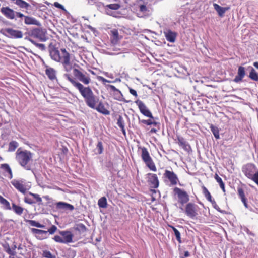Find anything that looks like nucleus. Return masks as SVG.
<instances>
[{
  "label": "nucleus",
  "mask_w": 258,
  "mask_h": 258,
  "mask_svg": "<svg viewBox=\"0 0 258 258\" xmlns=\"http://www.w3.org/2000/svg\"><path fill=\"white\" fill-rule=\"evenodd\" d=\"M50 55L52 60L62 65L63 70L67 72L63 77L69 82L70 81L67 75H70L72 78L82 85H87L91 82L90 76L87 72L81 71L77 68L73 69L71 55L65 48H60V50H59L57 48H53L50 51ZM70 83L72 84L71 82Z\"/></svg>",
  "instance_id": "nucleus-1"
},
{
  "label": "nucleus",
  "mask_w": 258,
  "mask_h": 258,
  "mask_svg": "<svg viewBox=\"0 0 258 258\" xmlns=\"http://www.w3.org/2000/svg\"><path fill=\"white\" fill-rule=\"evenodd\" d=\"M67 78L72 83V85L79 91L80 94L84 98L86 105L90 108L95 109L102 114L108 115L110 111L106 108L99 98L95 95L90 87H85L80 83L72 78L70 75Z\"/></svg>",
  "instance_id": "nucleus-2"
},
{
  "label": "nucleus",
  "mask_w": 258,
  "mask_h": 258,
  "mask_svg": "<svg viewBox=\"0 0 258 258\" xmlns=\"http://www.w3.org/2000/svg\"><path fill=\"white\" fill-rule=\"evenodd\" d=\"M32 158L33 153L30 151L19 148L16 152V160L25 170L31 169Z\"/></svg>",
  "instance_id": "nucleus-3"
},
{
  "label": "nucleus",
  "mask_w": 258,
  "mask_h": 258,
  "mask_svg": "<svg viewBox=\"0 0 258 258\" xmlns=\"http://www.w3.org/2000/svg\"><path fill=\"white\" fill-rule=\"evenodd\" d=\"M135 103L138 106V108L141 113L143 115L150 118L149 119H142L140 120V122L143 123L144 124H146L147 126H159V122L153 120L154 118L152 115V112L150 111V110L148 108V107L146 106L143 101L140 100H137L135 101Z\"/></svg>",
  "instance_id": "nucleus-4"
},
{
  "label": "nucleus",
  "mask_w": 258,
  "mask_h": 258,
  "mask_svg": "<svg viewBox=\"0 0 258 258\" xmlns=\"http://www.w3.org/2000/svg\"><path fill=\"white\" fill-rule=\"evenodd\" d=\"M245 176L254 182L258 186V169L253 163H247L242 168Z\"/></svg>",
  "instance_id": "nucleus-5"
},
{
  "label": "nucleus",
  "mask_w": 258,
  "mask_h": 258,
  "mask_svg": "<svg viewBox=\"0 0 258 258\" xmlns=\"http://www.w3.org/2000/svg\"><path fill=\"white\" fill-rule=\"evenodd\" d=\"M141 157L143 161L145 162L149 169L153 171H156L157 168L153 159L150 157L148 149L146 147H141Z\"/></svg>",
  "instance_id": "nucleus-6"
},
{
  "label": "nucleus",
  "mask_w": 258,
  "mask_h": 258,
  "mask_svg": "<svg viewBox=\"0 0 258 258\" xmlns=\"http://www.w3.org/2000/svg\"><path fill=\"white\" fill-rule=\"evenodd\" d=\"M163 179L165 182L169 183L170 186H175L179 182V179L176 174L173 171L166 170L163 174Z\"/></svg>",
  "instance_id": "nucleus-7"
},
{
  "label": "nucleus",
  "mask_w": 258,
  "mask_h": 258,
  "mask_svg": "<svg viewBox=\"0 0 258 258\" xmlns=\"http://www.w3.org/2000/svg\"><path fill=\"white\" fill-rule=\"evenodd\" d=\"M174 192L177 195L178 202L183 206L189 200V197L187 192L182 189L175 187L173 189Z\"/></svg>",
  "instance_id": "nucleus-8"
},
{
  "label": "nucleus",
  "mask_w": 258,
  "mask_h": 258,
  "mask_svg": "<svg viewBox=\"0 0 258 258\" xmlns=\"http://www.w3.org/2000/svg\"><path fill=\"white\" fill-rule=\"evenodd\" d=\"M202 189L203 194L204 195L205 198L207 200L210 202L212 204L213 207L218 212L222 213H225V211L221 210L218 205H217L216 202L214 200L212 199V197L211 196L210 192L208 191V190L204 185L202 186Z\"/></svg>",
  "instance_id": "nucleus-9"
},
{
  "label": "nucleus",
  "mask_w": 258,
  "mask_h": 258,
  "mask_svg": "<svg viewBox=\"0 0 258 258\" xmlns=\"http://www.w3.org/2000/svg\"><path fill=\"white\" fill-rule=\"evenodd\" d=\"M197 207V206L195 203L191 202L187 203L185 206V214L190 218L196 217L198 215Z\"/></svg>",
  "instance_id": "nucleus-10"
},
{
  "label": "nucleus",
  "mask_w": 258,
  "mask_h": 258,
  "mask_svg": "<svg viewBox=\"0 0 258 258\" xmlns=\"http://www.w3.org/2000/svg\"><path fill=\"white\" fill-rule=\"evenodd\" d=\"M147 182L150 188H158L159 181L156 174L149 173H147Z\"/></svg>",
  "instance_id": "nucleus-11"
},
{
  "label": "nucleus",
  "mask_w": 258,
  "mask_h": 258,
  "mask_svg": "<svg viewBox=\"0 0 258 258\" xmlns=\"http://www.w3.org/2000/svg\"><path fill=\"white\" fill-rule=\"evenodd\" d=\"M110 38L111 43L113 45H116L118 43L120 40L122 38V36L118 33V30L115 28L111 29L109 32Z\"/></svg>",
  "instance_id": "nucleus-12"
},
{
  "label": "nucleus",
  "mask_w": 258,
  "mask_h": 258,
  "mask_svg": "<svg viewBox=\"0 0 258 258\" xmlns=\"http://www.w3.org/2000/svg\"><path fill=\"white\" fill-rule=\"evenodd\" d=\"M31 36L38 38L41 41L46 40V31L40 28H35L31 30Z\"/></svg>",
  "instance_id": "nucleus-13"
},
{
  "label": "nucleus",
  "mask_w": 258,
  "mask_h": 258,
  "mask_svg": "<svg viewBox=\"0 0 258 258\" xmlns=\"http://www.w3.org/2000/svg\"><path fill=\"white\" fill-rule=\"evenodd\" d=\"M7 36L11 38H21L23 37V32L19 30L8 28L5 29Z\"/></svg>",
  "instance_id": "nucleus-14"
},
{
  "label": "nucleus",
  "mask_w": 258,
  "mask_h": 258,
  "mask_svg": "<svg viewBox=\"0 0 258 258\" xmlns=\"http://www.w3.org/2000/svg\"><path fill=\"white\" fill-rule=\"evenodd\" d=\"M11 183L20 192L23 194L26 192L27 188L23 180L14 179L11 181Z\"/></svg>",
  "instance_id": "nucleus-15"
},
{
  "label": "nucleus",
  "mask_w": 258,
  "mask_h": 258,
  "mask_svg": "<svg viewBox=\"0 0 258 258\" xmlns=\"http://www.w3.org/2000/svg\"><path fill=\"white\" fill-rule=\"evenodd\" d=\"M1 13L8 19H13L15 17V11L9 7H3L1 9Z\"/></svg>",
  "instance_id": "nucleus-16"
},
{
  "label": "nucleus",
  "mask_w": 258,
  "mask_h": 258,
  "mask_svg": "<svg viewBox=\"0 0 258 258\" xmlns=\"http://www.w3.org/2000/svg\"><path fill=\"white\" fill-rule=\"evenodd\" d=\"M31 231L35 234L37 239L42 240L48 237V231L35 228L31 229Z\"/></svg>",
  "instance_id": "nucleus-17"
},
{
  "label": "nucleus",
  "mask_w": 258,
  "mask_h": 258,
  "mask_svg": "<svg viewBox=\"0 0 258 258\" xmlns=\"http://www.w3.org/2000/svg\"><path fill=\"white\" fill-rule=\"evenodd\" d=\"M178 145L182 147L185 151L189 152L191 150V147L185 139L180 136L177 137Z\"/></svg>",
  "instance_id": "nucleus-18"
},
{
  "label": "nucleus",
  "mask_w": 258,
  "mask_h": 258,
  "mask_svg": "<svg viewBox=\"0 0 258 258\" xmlns=\"http://www.w3.org/2000/svg\"><path fill=\"white\" fill-rule=\"evenodd\" d=\"M59 234L62 237L63 243H70L72 241L73 235L69 231H59Z\"/></svg>",
  "instance_id": "nucleus-19"
},
{
  "label": "nucleus",
  "mask_w": 258,
  "mask_h": 258,
  "mask_svg": "<svg viewBox=\"0 0 258 258\" xmlns=\"http://www.w3.org/2000/svg\"><path fill=\"white\" fill-rule=\"evenodd\" d=\"M164 33L168 41H169L170 43L175 42L177 37V32H174V31L170 29H168L167 31H164Z\"/></svg>",
  "instance_id": "nucleus-20"
},
{
  "label": "nucleus",
  "mask_w": 258,
  "mask_h": 258,
  "mask_svg": "<svg viewBox=\"0 0 258 258\" xmlns=\"http://www.w3.org/2000/svg\"><path fill=\"white\" fill-rule=\"evenodd\" d=\"M245 75L244 67L240 66L238 69L237 75L234 78V82H239L242 80Z\"/></svg>",
  "instance_id": "nucleus-21"
},
{
  "label": "nucleus",
  "mask_w": 258,
  "mask_h": 258,
  "mask_svg": "<svg viewBox=\"0 0 258 258\" xmlns=\"http://www.w3.org/2000/svg\"><path fill=\"white\" fill-rule=\"evenodd\" d=\"M56 208L58 209L68 210L73 211L74 207L73 205L64 202H59L56 204Z\"/></svg>",
  "instance_id": "nucleus-22"
},
{
  "label": "nucleus",
  "mask_w": 258,
  "mask_h": 258,
  "mask_svg": "<svg viewBox=\"0 0 258 258\" xmlns=\"http://www.w3.org/2000/svg\"><path fill=\"white\" fill-rule=\"evenodd\" d=\"M0 168L5 173H8V177L10 179L13 178V171L8 163H2L0 165Z\"/></svg>",
  "instance_id": "nucleus-23"
},
{
  "label": "nucleus",
  "mask_w": 258,
  "mask_h": 258,
  "mask_svg": "<svg viewBox=\"0 0 258 258\" xmlns=\"http://www.w3.org/2000/svg\"><path fill=\"white\" fill-rule=\"evenodd\" d=\"M120 8V5L118 4H109L107 5L104 6L105 10L106 11V14L108 15L112 16V12L110 10H117L119 9Z\"/></svg>",
  "instance_id": "nucleus-24"
},
{
  "label": "nucleus",
  "mask_w": 258,
  "mask_h": 258,
  "mask_svg": "<svg viewBox=\"0 0 258 258\" xmlns=\"http://www.w3.org/2000/svg\"><path fill=\"white\" fill-rule=\"evenodd\" d=\"M45 74L51 80H53L56 79V71L53 68L46 66Z\"/></svg>",
  "instance_id": "nucleus-25"
},
{
  "label": "nucleus",
  "mask_w": 258,
  "mask_h": 258,
  "mask_svg": "<svg viewBox=\"0 0 258 258\" xmlns=\"http://www.w3.org/2000/svg\"><path fill=\"white\" fill-rule=\"evenodd\" d=\"M237 194L239 197L241 199L242 202L244 204V206L246 208H248V204L246 202V198L244 194V190L240 187L237 188Z\"/></svg>",
  "instance_id": "nucleus-26"
},
{
  "label": "nucleus",
  "mask_w": 258,
  "mask_h": 258,
  "mask_svg": "<svg viewBox=\"0 0 258 258\" xmlns=\"http://www.w3.org/2000/svg\"><path fill=\"white\" fill-rule=\"evenodd\" d=\"M213 6L220 17H223L225 11L229 9V7H222L217 4H214Z\"/></svg>",
  "instance_id": "nucleus-27"
},
{
  "label": "nucleus",
  "mask_w": 258,
  "mask_h": 258,
  "mask_svg": "<svg viewBox=\"0 0 258 258\" xmlns=\"http://www.w3.org/2000/svg\"><path fill=\"white\" fill-rule=\"evenodd\" d=\"M14 1V4L18 6L21 9H28L30 5L28 3L24 0H11Z\"/></svg>",
  "instance_id": "nucleus-28"
},
{
  "label": "nucleus",
  "mask_w": 258,
  "mask_h": 258,
  "mask_svg": "<svg viewBox=\"0 0 258 258\" xmlns=\"http://www.w3.org/2000/svg\"><path fill=\"white\" fill-rule=\"evenodd\" d=\"M24 23L26 25H38V22L37 20L31 17L25 16L24 18Z\"/></svg>",
  "instance_id": "nucleus-29"
},
{
  "label": "nucleus",
  "mask_w": 258,
  "mask_h": 258,
  "mask_svg": "<svg viewBox=\"0 0 258 258\" xmlns=\"http://www.w3.org/2000/svg\"><path fill=\"white\" fill-rule=\"evenodd\" d=\"M0 204H2L5 210H10L12 209L10 202L0 195Z\"/></svg>",
  "instance_id": "nucleus-30"
},
{
  "label": "nucleus",
  "mask_w": 258,
  "mask_h": 258,
  "mask_svg": "<svg viewBox=\"0 0 258 258\" xmlns=\"http://www.w3.org/2000/svg\"><path fill=\"white\" fill-rule=\"evenodd\" d=\"M117 124L118 126L121 129L123 135L125 136L126 131L125 129L124 121L122 116H119V117H118Z\"/></svg>",
  "instance_id": "nucleus-31"
},
{
  "label": "nucleus",
  "mask_w": 258,
  "mask_h": 258,
  "mask_svg": "<svg viewBox=\"0 0 258 258\" xmlns=\"http://www.w3.org/2000/svg\"><path fill=\"white\" fill-rule=\"evenodd\" d=\"M12 210L17 215H21L22 214L24 208L21 206H18L15 203H12Z\"/></svg>",
  "instance_id": "nucleus-32"
},
{
  "label": "nucleus",
  "mask_w": 258,
  "mask_h": 258,
  "mask_svg": "<svg viewBox=\"0 0 258 258\" xmlns=\"http://www.w3.org/2000/svg\"><path fill=\"white\" fill-rule=\"evenodd\" d=\"M214 178L216 181L219 183L220 188L222 189L224 192H225V183L222 180V178L219 176L217 173L215 174Z\"/></svg>",
  "instance_id": "nucleus-33"
},
{
  "label": "nucleus",
  "mask_w": 258,
  "mask_h": 258,
  "mask_svg": "<svg viewBox=\"0 0 258 258\" xmlns=\"http://www.w3.org/2000/svg\"><path fill=\"white\" fill-rule=\"evenodd\" d=\"M74 229L76 231L79 232L80 233H83L85 232L87 229L85 225L83 223H79L76 225L74 227Z\"/></svg>",
  "instance_id": "nucleus-34"
},
{
  "label": "nucleus",
  "mask_w": 258,
  "mask_h": 258,
  "mask_svg": "<svg viewBox=\"0 0 258 258\" xmlns=\"http://www.w3.org/2000/svg\"><path fill=\"white\" fill-rule=\"evenodd\" d=\"M210 128L211 129V131L214 134V136L216 138V139H219L220 138V136H219V130L218 129V128L217 127H216V126H214V125H213V124H212L210 125Z\"/></svg>",
  "instance_id": "nucleus-35"
},
{
  "label": "nucleus",
  "mask_w": 258,
  "mask_h": 258,
  "mask_svg": "<svg viewBox=\"0 0 258 258\" xmlns=\"http://www.w3.org/2000/svg\"><path fill=\"white\" fill-rule=\"evenodd\" d=\"M98 206L99 208H106L107 207V201L105 197H103L99 199Z\"/></svg>",
  "instance_id": "nucleus-36"
},
{
  "label": "nucleus",
  "mask_w": 258,
  "mask_h": 258,
  "mask_svg": "<svg viewBox=\"0 0 258 258\" xmlns=\"http://www.w3.org/2000/svg\"><path fill=\"white\" fill-rule=\"evenodd\" d=\"M27 222L31 225V226H35L37 228H44L45 227V226L43 224L40 223L39 222L35 221V220H28Z\"/></svg>",
  "instance_id": "nucleus-37"
},
{
  "label": "nucleus",
  "mask_w": 258,
  "mask_h": 258,
  "mask_svg": "<svg viewBox=\"0 0 258 258\" xmlns=\"http://www.w3.org/2000/svg\"><path fill=\"white\" fill-rule=\"evenodd\" d=\"M18 143L16 141H11L9 144L8 150L11 152L14 151L18 147Z\"/></svg>",
  "instance_id": "nucleus-38"
},
{
  "label": "nucleus",
  "mask_w": 258,
  "mask_h": 258,
  "mask_svg": "<svg viewBox=\"0 0 258 258\" xmlns=\"http://www.w3.org/2000/svg\"><path fill=\"white\" fill-rule=\"evenodd\" d=\"M249 77L254 81H258V73L255 71L254 68H252L250 72Z\"/></svg>",
  "instance_id": "nucleus-39"
},
{
  "label": "nucleus",
  "mask_w": 258,
  "mask_h": 258,
  "mask_svg": "<svg viewBox=\"0 0 258 258\" xmlns=\"http://www.w3.org/2000/svg\"><path fill=\"white\" fill-rule=\"evenodd\" d=\"M169 226L170 228H171L173 230L174 234L175 235L177 241L178 242L181 243V238L180 233L179 231L178 230H177L176 228L173 227V226Z\"/></svg>",
  "instance_id": "nucleus-40"
},
{
  "label": "nucleus",
  "mask_w": 258,
  "mask_h": 258,
  "mask_svg": "<svg viewBox=\"0 0 258 258\" xmlns=\"http://www.w3.org/2000/svg\"><path fill=\"white\" fill-rule=\"evenodd\" d=\"M42 256L44 258H56V256L51 253L50 251L45 250L42 251Z\"/></svg>",
  "instance_id": "nucleus-41"
},
{
  "label": "nucleus",
  "mask_w": 258,
  "mask_h": 258,
  "mask_svg": "<svg viewBox=\"0 0 258 258\" xmlns=\"http://www.w3.org/2000/svg\"><path fill=\"white\" fill-rule=\"evenodd\" d=\"M30 194L36 200V202H38L39 204L42 203V198L40 197V195L32 192H30Z\"/></svg>",
  "instance_id": "nucleus-42"
},
{
  "label": "nucleus",
  "mask_w": 258,
  "mask_h": 258,
  "mask_svg": "<svg viewBox=\"0 0 258 258\" xmlns=\"http://www.w3.org/2000/svg\"><path fill=\"white\" fill-rule=\"evenodd\" d=\"M96 149L98 154H101L103 152V147L101 141H99L97 144Z\"/></svg>",
  "instance_id": "nucleus-43"
},
{
  "label": "nucleus",
  "mask_w": 258,
  "mask_h": 258,
  "mask_svg": "<svg viewBox=\"0 0 258 258\" xmlns=\"http://www.w3.org/2000/svg\"><path fill=\"white\" fill-rule=\"evenodd\" d=\"M16 248V245H14V246L12 247V249L11 250V252H9L8 254H10L9 258H15L16 255V252L15 251Z\"/></svg>",
  "instance_id": "nucleus-44"
},
{
  "label": "nucleus",
  "mask_w": 258,
  "mask_h": 258,
  "mask_svg": "<svg viewBox=\"0 0 258 258\" xmlns=\"http://www.w3.org/2000/svg\"><path fill=\"white\" fill-rule=\"evenodd\" d=\"M29 40L30 41H31V43H32L33 44H34L36 46H37L38 48L41 49L42 50L44 49L45 46H44V44H38V43H37V42H36L34 40H32L31 38H29Z\"/></svg>",
  "instance_id": "nucleus-45"
},
{
  "label": "nucleus",
  "mask_w": 258,
  "mask_h": 258,
  "mask_svg": "<svg viewBox=\"0 0 258 258\" xmlns=\"http://www.w3.org/2000/svg\"><path fill=\"white\" fill-rule=\"evenodd\" d=\"M2 247L4 251L7 253L11 252L12 248H10L9 243L6 242L5 243L2 244Z\"/></svg>",
  "instance_id": "nucleus-46"
},
{
  "label": "nucleus",
  "mask_w": 258,
  "mask_h": 258,
  "mask_svg": "<svg viewBox=\"0 0 258 258\" xmlns=\"http://www.w3.org/2000/svg\"><path fill=\"white\" fill-rule=\"evenodd\" d=\"M57 230V228L56 226H54V225H52V226L49 228L47 231L48 233H49L50 234H54Z\"/></svg>",
  "instance_id": "nucleus-47"
},
{
  "label": "nucleus",
  "mask_w": 258,
  "mask_h": 258,
  "mask_svg": "<svg viewBox=\"0 0 258 258\" xmlns=\"http://www.w3.org/2000/svg\"><path fill=\"white\" fill-rule=\"evenodd\" d=\"M53 239L57 242H59V243H63V241L62 240V237H61V236H58V235H56L53 238Z\"/></svg>",
  "instance_id": "nucleus-48"
},
{
  "label": "nucleus",
  "mask_w": 258,
  "mask_h": 258,
  "mask_svg": "<svg viewBox=\"0 0 258 258\" xmlns=\"http://www.w3.org/2000/svg\"><path fill=\"white\" fill-rule=\"evenodd\" d=\"M109 87L111 90L117 92L119 95H122L121 92L118 89H117L114 86L109 85Z\"/></svg>",
  "instance_id": "nucleus-49"
},
{
  "label": "nucleus",
  "mask_w": 258,
  "mask_h": 258,
  "mask_svg": "<svg viewBox=\"0 0 258 258\" xmlns=\"http://www.w3.org/2000/svg\"><path fill=\"white\" fill-rule=\"evenodd\" d=\"M24 201L25 203L29 204H32L35 203L32 200L31 198H29L28 197H25L24 199Z\"/></svg>",
  "instance_id": "nucleus-50"
},
{
  "label": "nucleus",
  "mask_w": 258,
  "mask_h": 258,
  "mask_svg": "<svg viewBox=\"0 0 258 258\" xmlns=\"http://www.w3.org/2000/svg\"><path fill=\"white\" fill-rule=\"evenodd\" d=\"M129 92L131 94H132V95H133L134 96L136 97H138V94H137V91L132 89V88H129Z\"/></svg>",
  "instance_id": "nucleus-51"
},
{
  "label": "nucleus",
  "mask_w": 258,
  "mask_h": 258,
  "mask_svg": "<svg viewBox=\"0 0 258 258\" xmlns=\"http://www.w3.org/2000/svg\"><path fill=\"white\" fill-rule=\"evenodd\" d=\"M54 6L55 7L59 8V9H60L61 10H65L64 7L62 5H61L60 4H59L58 2H55L54 3Z\"/></svg>",
  "instance_id": "nucleus-52"
},
{
  "label": "nucleus",
  "mask_w": 258,
  "mask_h": 258,
  "mask_svg": "<svg viewBox=\"0 0 258 258\" xmlns=\"http://www.w3.org/2000/svg\"><path fill=\"white\" fill-rule=\"evenodd\" d=\"M139 10L141 12H145L147 10V7L144 5H141L139 6Z\"/></svg>",
  "instance_id": "nucleus-53"
},
{
  "label": "nucleus",
  "mask_w": 258,
  "mask_h": 258,
  "mask_svg": "<svg viewBox=\"0 0 258 258\" xmlns=\"http://www.w3.org/2000/svg\"><path fill=\"white\" fill-rule=\"evenodd\" d=\"M158 127H159V126H157ZM159 130V127H158V129H156V128H152L151 129L149 132V135H151V134H153V133H157V132L158 131V130Z\"/></svg>",
  "instance_id": "nucleus-54"
},
{
  "label": "nucleus",
  "mask_w": 258,
  "mask_h": 258,
  "mask_svg": "<svg viewBox=\"0 0 258 258\" xmlns=\"http://www.w3.org/2000/svg\"><path fill=\"white\" fill-rule=\"evenodd\" d=\"M15 15L17 17L19 18H25V16L23 14L21 13V12H15Z\"/></svg>",
  "instance_id": "nucleus-55"
},
{
  "label": "nucleus",
  "mask_w": 258,
  "mask_h": 258,
  "mask_svg": "<svg viewBox=\"0 0 258 258\" xmlns=\"http://www.w3.org/2000/svg\"><path fill=\"white\" fill-rule=\"evenodd\" d=\"M99 79V80L101 81L103 83H106V82H110L109 80H107V79H105V78H103L102 77H100Z\"/></svg>",
  "instance_id": "nucleus-56"
},
{
  "label": "nucleus",
  "mask_w": 258,
  "mask_h": 258,
  "mask_svg": "<svg viewBox=\"0 0 258 258\" xmlns=\"http://www.w3.org/2000/svg\"><path fill=\"white\" fill-rule=\"evenodd\" d=\"M190 254L188 251H185L184 252L182 256H184L185 258L187 257V256H190Z\"/></svg>",
  "instance_id": "nucleus-57"
},
{
  "label": "nucleus",
  "mask_w": 258,
  "mask_h": 258,
  "mask_svg": "<svg viewBox=\"0 0 258 258\" xmlns=\"http://www.w3.org/2000/svg\"><path fill=\"white\" fill-rule=\"evenodd\" d=\"M247 233L249 235H252V236H254V233L249 231V230L247 231Z\"/></svg>",
  "instance_id": "nucleus-58"
},
{
  "label": "nucleus",
  "mask_w": 258,
  "mask_h": 258,
  "mask_svg": "<svg viewBox=\"0 0 258 258\" xmlns=\"http://www.w3.org/2000/svg\"><path fill=\"white\" fill-rule=\"evenodd\" d=\"M253 65L255 68H256V69H258V61L254 62Z\"/></svg>",
  "instance_id": "nucleus-59"
},
{
  "label": "nucleus",
  "mask_w": 258,
  "mask_h": 258,
  "mask_svg": "<svg viewBox=\"0 0 258 258\" xmlns=\"http://www.w3.org/2000/svg\"><path fill=\"white\" fill-rule=\"evenodd\" d=\"M44 198L46 199H48L49 198V197L48 196H45V197H44Z\"/></svg>",
  "instance_id": "nucleus-60"
},
{
  "label": "nucleus",
  "mask_w": 258,
  "mask_h": 258,
  "mask_svg": "<svg viewBox=\"0 0 258 258\" xmlns=\"http://www.w3.org/2000/svg\"><path fill=\"white\" fill-rule=\"evenodd\" d=\"M63 151H68V149L67 148H64V150H63Z\"/></svg>",
  "instance_id": "nucleus-61"
},
{
  "label": "nucleus",
  "mask_w": 258,
  "mask_h": 258,
  "mask_svg": "<svg viewBox=\"0 0 258 258\" xmlns=\"http://www.w3.org/2000/svg\"><path fill=\"white\" fill-rule=\"evenodd\" d=\"M179 258H185L184 257H183V256H180Z\"/></svg>",
  "instance_id": "nucleus-62"
},
{
  "label": "nucleus",
  "mask_w": 258,
  "mask_h": 258,
  "mask_svg": "<svg viewBox=\"0 0 258 258\" xmlns=\"http://www.w3.org/2000/svg\"><path fill=\"white\" fill-rule=\"evenodd\" d=\"M180 209L182 210H183V208L181 207Z\"/></svg>",
  "instance_id": "nucleus-63"
}]
</instances>
